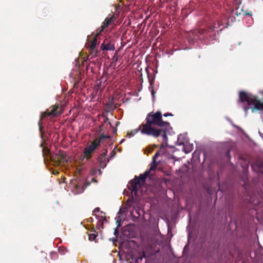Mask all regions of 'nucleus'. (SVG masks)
I'll use <instances>...</instances> for the list:
<instances>
[{"mask_svg": "<svg viewBox=\"0 0 263 263\" xmlns=\"http://www.w3.org/2000/svg\"><path fill=\"white\" fill-rule=\"evenodd\" d=\"M162 116L160 111L150 112L147 115L146 122L141 124L142 134L154 138L161 137V148L167 145L166 132L171 128L170 123L163 121Z\"/></svg>", "mask_w": 263, "mask_h": 263, "instance_id": "obj_1", "label": "nucleus"}, {"mask_svg": "<svg viewBox=\"0 0 263 263\" xmlns=\"http://www.w3.org/2000/svg\"><path fill=\"white\" fill-rule=\"evenodd\" d=\"M149 175V171H146L144 173L140 174L139 177L135 176L129 183L128 189L132 192H134L136 195L138 190L145 184L146 178Z\"/></svg>", "mask_w": 263, "mask_h": 263, "instance_id": "obj_2", "label": "nucleus"}, {"mask_svg": "<svg viewBox=\"0 0 263 263\" xmlns=\"http://www.w3.org/2000/svg\"><path fill=\"white\" fill-rule=\"evenodd\" d=\"M62 114V106L60 104H56L54 105H52L49 108H48L45 112L42 113L40 116V120L39 122V129L42 135V128L41 124V121L44 118L49 116L50 117H54L60 115Z\"/></svg>", "mask_w": 263, "mask_h": 263, "instance_id": "obj_3", "label": "nucleus"}, {"mask_svg": "<svg viewBox=\"0 0 263 263\" xmlns=\"http://www.w3.org/2000/svg\"><path fill=\"white\" fill-rule=\"evenodd\" d=\"M52 161H54V158H52ZM68 161V158L66 154L62 151H59L58 153H57L55 155V162L58 164H59L60 163H65Z\"/></svg>", "mask_w": 263, "mask_h": 263, "instance_id": "obj_4", "label": "nucleus"}, {"mask_svg": "<svg viewBox=\"0 0 263 263\" xmlns=\"http://www.w3.org/2000/svg\"><path fill=\"white\" fill-rule=\"evenodd\" d=\"M116 20L114 14L108 15L103 22L102 26L100 27V32H101L104 29L108 27Z\"/></svg>", "mask_w": 263, "mask_h": 263, "instance_id": "obj_5", "label": "nucleus"}, {"mask_svg": "<svg viewBox=\"0 0 263 263\" xmlns=\"http://www.w3.org/2000/svg\"><path fill=\"white\" fill-rule=\"evenodd\" d=\"M100 49L102 50L114 51L115 47L114 44L111 43L110 40L109 39H106L101 45Z\"/></svg>", "mask_w": 263, "mask_h": 263, "instance_id": "obj_6", "label": "nucleus"}, {"mask_svg": "<svg viewBox=\"0 0 263 263\" xmlns=\"http://www.w3.org/2000/svg\"><path fill=\"white\" fill-rule=\"evenodd\" d=\"M95 149V146L91 144L85 147L83 150L84 158L86 159L87 160H90L91 157V155Z\"/></svg>", "mask_w": 263, "mask_h": 263, "instance_id": "obj_7", "label": "nucleus"}, {"mask_svg": "<svg viewBox=\"0 0 263 263\" xmlns=\"http://www.w3.org/2000/svg\"><path fill=\"white\" fill-rule=\"evenodd\" d=\"M107 153V150L105 149L104 152L101 154L98 158V161L100 163V166L102 168H104L106 166V156Z\"/></svg>", "mask_w": 263, "mask_h": 263, "instance_id": "obj_8", "label": "nucleus"}, {"mask_svg": "<svg viewBox=\"0 0 263 263\" xmlns=\"http://www.w3.org/2000/svg\"><path fill=\"white\" fill-rule=\"evenodd\" d=\"M98 53V49L96 48L89 47V55L86 57L83 58L82 64L84 65V63L87 61L90 56V58L97 56Z\"/></svg>", "mask_w": 263, "mask_h": 263, "instance_id": "obj_9", "label": "nucleus"}, {"mask_svg": "<svg viewBox=\"0 0 263 263\" xmlns=\"http://www.w3.org/2000/svg\"><path fill=\"white\" fill-rule=\"evenodd\" d=\"M252 167L254 171L263 173V163L260 160H257L253 163Z\"/></svg>", "mask_w": 263, "mask_h": 263, "instance_id": "obj_10", "label": "nucleus"}, {"mask_svg": "<svg viewBox=\"0 0 263 263\" xmlns=\"http://www.w3.org/2000/svg\"><path fill=\"white\" fill-rule=\"evenodd\" d=\"M90 183L89 182L87 183V184L84 186L81 183H78L74 187V193L75 194H81L85 190V187L88 185Z\"/></svg>", "mask_w": 263, "mask_h": 263, "instance_id": "obj_11", "label": "nucleus"}, {"mask_svg": "<svg viewBox=\"0 0 263 263\" xmlns=\"http://www.w3.org/2000/svg\"><path fill=\"white\" fill-rule=\"evenodd\" d=\"M139 131L141 132V125L139 126L138 128H136L130 132H128L127 134V136L129 138H130L134 136L135 134H136Z\"/></svg>", "mask_w": 263, "mask_h": 263, "instance_id": "obj_12", "label": "nucleus"}, {"mask_svg": "<svg viewBox=\"0 0 263 263\" xmlns=\"http://www.w3.org/2000/svg\"><path fill=\"white\" fill-rule=\"evenodd\" d=\"M158 163L156 161H154L153 160L151 164V167L148 170L146 171H149V174L150 175V172L152 171H155L156 169V167L158 165Z\"/></svg>", "mask_w": 263, "mask_h": 263, "instance_id": "obj_13", "label": "nucleus"}, {"mask_svg": "<svg viewBox=\"0 0 263 263\" xmlns=\"http://www.w3.org/2000/svg\"><path fill=\"white\" fill-rule=\"evenodd\" d=\"M100 31L99 33H98L96 34V36L94 37L93 40L91 42L90 45H89V47H93V48H96V46L97 45V36L100 33Z\"/></svg>", "mask_w": 263, "mask_h": 263, "instance_id": "obj_14", "label": "nucleus"}, {"mask_svg": "<svg viewBox=\"0 0 263 263\" xmlns=\"http://www.w3.org/2000/svg\"><path fill=\"white\" fill-rule=\"evenodd\" d=\"M101 142V140L100 138H97L93 141L91 145H94L96 149V148L100 145Z\"/></svg>", "mask_w": 263, "mask_h": 263, "instance_id": "obj_15", "label": "nucleus"}, {"mask_svg": "<svg viewBox=\"0 0 263 263\" xmlns=\"http://www.w3.org/2000/svg\"><path fill=\"white\" fill-rule=\"evenodd\" d=\"M118 55L116 53H115V54H114V55L113 56L112 59V63H116L117 62V61H118Z\"/></svg>", "mask_w": 263, "mask_h": 263, "instance_id": "obj_16", "label": "nucleus"}, {"mask_svg": "<svg viewBox=\"0 0 263 263\" xmlns=\"http://www.w3.org/2000/svg\"><path fill=\"white\" fill-rule=\"evenodd\" d=\"M89 240L90 241L94 240L96 238L97 235L95 234H89Z\"/></svg>", "mask_w": 263, "mask_h": 263, "instance_id": "obj_17", "label": "nucleus"}, {"mask_svg": "<svg viewBox=\"0 0 263 263\" xmlns=\"http://www.w3.org/2000/svg\"><path fill=\"white\" fill-rule=\"evenodd\" d=\"M99 138L101 139V140L102 141L104 139H108V138H110V136H109L108 135H101Z\"/></svg>", "mask_w": 263, "mask_h": 263, "instance_id": "obj_18", "label": "nucleus"}, {"mask_svg": "<svg viewBox=\"0 0 263 263\" xmlns=\"http://www.w3.org/2000/svg\"><path fill=\"white\" fill-rule=\"evenodd\" d=\"M159 152H156L153 157V160H154V161H156V158L159 156Z\"/></svg>", "mask_w": 263, "mask_h": 263, "instance_id": "obj_19", "label": "nucleus"}, {"mask_svg": "<svg viewBox=\"0 0 263 263\" xmlns=\"http://www.w3.org/2000/svg\"><path fill=\"white\" fill-rule=\"evenodd\" d=\"M100 211V209L99 208H96L94 211H93V215H96V213H98Z\"/></svg>", "mask_w": 263, "mask_h": 263, "instance_id": "obj_20", "label": "nucleus"}, {"mask_svg": "<svg viewBox=\"0 0 263 263\" xmlns=\"http://www.w3.org/2000/svg\"><path fill=\"white\" fill-rule=\"evenodd\" d=\"M173 115L172 113H165L163 114L164 117L173 116Z\"/></svg>", "mask_w": 263, "mask_h": 263, "instance_id": "obj_21", "label": "nucleus"}, {"mask_svg": "<svg viewBox=\"0 0 263 263\" xmlns=\"http://www.w3.org/2000/svg\"><path fill=\"white\" fill-rule=\"evenodd\" d=\"M243 14H245L246 15H249V16H251L252 15V13L251 12H245L243 13Z\"/></svg>", "mask_w": 263, "mask_h": 263, "instance_id": "obj_22", "label": "nucleus"}, {"mask_svg": "<svg viewBox=\"0 0 263 263\" xmlns=\"http://www.w3.org/2000/svg\"><path fill=\"white\" fill-rule=\"evenodd\" d=\"M120 222H121V221H119V220H118L117 221V223H118V227L120 226Z\"/></svg>", "mask_w": 263, "mask_h": 263, "instance_id": "obj_23", "label": "nucleus"}, {"mask_svg": "<svg viewBox=\"0 0 263 263\" xmlns=\"http://www.w3.org/2000/svg\"><path fill=\"white\" fill-rule=\"evenodd\" d=\"M230 149H228V151H227V155L228 156H230Z\"/></svg>", "mask_w": 263, "mask_h": 263, "instance_id": "obj_24", "label": "nucleus"}, {"mask_svg": "<svg viewBox=\"0 0 263 263\" xmlns=\"http://www.w3.org/2000/svg\"><path fill=\"white\" fill-rule=\"evenodd\" d=\"M108 120V119L107 117H106L104 119V122H107V121Z\"/></svg>", "mask_w": 263, "mask_h": 263, "instance_id": "obj_25", "label": "nucleus"}, {"mask_svg": "<svg viewBox=\"0 0 263 263\" xmlns=\"http://www.w3.org/2000/svg\"><path fill=\"white\" fill-rule=\"evenodd\" d=\"M117 233H118V230H117V229L116 228L115 230L114 234H116Z\"/></svg>", "mask_w": 263, "mask_h": 263, "instance_id": "obj_26", "label": "nucleus"}, {"mask_svg": "<svg viewBox=\"0 0 263 263\" xmlns=\"http://www.w3.org/2000/svg\"><path fill=\"white\" fill-rule=\"evenodd\" d=\"M92 181L93 182H97V180H96V179H95V178H93V179H92Z\"/></svg>", "mask_w": 263, "mask_h": 263, "instance_id": "obj_27", "label": "nucleus"}, {"mask_svg": "<svg viewBox=\"0 0 263 263\" xmlns=\"http://www.w3.org/2000/svg\"><path fill=\"white\" fill-rule=\"evenodd\" d=\"M228 25H229V22L227 21V23H226V27H227H227H228Z\"/></svg>", "mask_w": 263, "mask_h": 263, "instance_id": "obj_28", "label": "nucleus"}, {"mask_svg": "<svg viewBox=\"0 0 263 263\" xmlns=\"http://www.w3.org/2000/svg\"><path fill=\"white\" fill-rule=\"evenodd\" d=\"M99 171V174L100 175H101V173H102V172H101V170H99V171Z\"/></svg>", "mask_w": 263, "mask_h": 263, "instance_id": "obj_29", "label": "nucleus"}, {"mask_svg": "<svg viewBox=\"0 0 263 263\" xmlns=\"http://www.w3.org/2000/svg\"><path fill=\"white\" fill-rule=\"evenodd\" d=\"M119 124H120V122L119 121H117V123H116V125L117 126Z\"/></svg>", "mask_w": 263, "mask_h": 263, "instance_id": "obj_30", "label": "nucleus"}, {"mask_svg": "<svg viewBox=\"0 0 263 263\" xmlns=\"http://www.w3.org/2000/svg\"><path fill=\"white\" fill-rule=\"evenodd\" d=\"M152 96H153V97H154V91H153V90L152 91Z\"/></svg>", "mask_w": 263, "mask_h": 263, "instance_id": "obj_31", "label": "nucleus"}, {"mask_svg": "<svg viewBox=\"0 0 263 263\" xmlns=\"http://www.w3.org/2000/svg\"><path fill=\"white\" fill-rule=\"evenodd\" d=\"M185 153H188L190 152V151H187L185 150Z\"/></svg>", "mask_w": 263, "mask_h": 263, "instance_id": "obj_32", "label": "nucleus"}, {"mask_svg": "<svg viewBox=\"0 0 263 263\" xmlns=\"http://www.w3.org/2000/svg\"><path fill=\"white\" fill-rule=\"evenodd\" d=\"M112 154H114V153H115V152H114V151H112L111 154H112Z\"/></svg>", "mask_w": 263, "mask_h": 263, "instance_id": "obj_33", "label": "nucleus"}, {"mask_svg": "<svg viewBox=\"0 0 263 263\" xmlns=\"http://www.w3.org/2000/svg\"><path fill=\"white\" fill-rule=\"evenodd\" d=\"M104 220H106V217L105 216L104 218Z\"/></svg>", "mask_w": 263, "mask_h": 263, "instance_id": "obj_34", "label": "nucleus"}, {"mask_svg": "<svg viewBox=\"0 0 263 263\" xmlns=\"http://www.w3.org/2000/svg\"><path fill=\"white\" fill-rule=\"evenodd\" d=\"M253 204H254V205H255V204H257V203H254Z\"/></svg>", "mask_w": 263, "mask_h": 263, "instance_id": "obj_35", "label": "nucleus"}, {"mask_svg": "<svg viewBox=\"0 0 263 263\" xmlns=\"http://www.w3.org/2000/svg\"><path fill=\"white\" fill-rule=\"evenodd\" d=\"M92 219V218H90V220H91Z\"/></svg>", "mask_w": 263, "mask_h": 263, "instance_id": "obj_36", "label": "nucleus"}, {"mask_svg": "<svg viewBox=\"0 0 263 263\" xmlns=\"http://www.w3.org/2000/svg\"><path fill=\"white\" fill-rule=\"evenodd\" d=\"M92 219V218H90V220H91Z\"/></svg>", "mask_w": 263, "mask_h": 263, "instance_id": "obj_37", "label": "nucleus"}]
</instances>
